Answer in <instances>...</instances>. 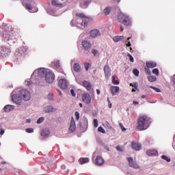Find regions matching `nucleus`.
Masks as SVG:
<instances>
[{
  "instance_id": "obj_43",
  "label": "nucleus",
  "mask_w": 175,
  "mask_h": 175,
  "mask_svg": "<svg viewBox=\"0 0 175 175\" xmlns=\"http://www.w3.org/2000/svg\"><path fill=\"white\" fill-rule=\"evenodd\" d=\"M150 88H152V90H154L156 92H161V89L157 88L154 86H150Z\"/></svg>"
},
{
  "instance_id": "obj_48",
  "label": "nucleus",
  "mask_w": 175,
  "mask_h": 175,
  "mask_svg": "<svg viewBox=\"0 0 175 175\" xmlns=\"http://www.w3.org/2000/svg\"><path fill=\"white\" fill-rule=\"evenodd\" d=\"M49 100H53V93H49L48 95Z\"/></svg>"
},
{
  "instance_id": "obj_51",
  "label": "nucleus",
  "mask_w": 175,
  "mask_h": 175,
  "mask_svg": "<svg viewBox=\"0 0 175 175\" xmlns=\"http://www.w3.org/2000/svg\"><path fill=\"white\" fill-rule=\"evenodd\" d=\"M107 129H109V131H113V127H111V126H110V124L109 123H107Z\"/></svg>"
},
{
  "instance_id": "obj_13",
  "label": "nucleus",
  "mask_w": 175,
  "mask_h": 175,
  "mask_svg": "<svg viewBox=\"0 0 175 175\" xmlns=\"http://www.w3.org/2000/svg\"><path fill=\"white\" fill-rule=\"evenodd\" d=\"M110 66L106 65L104 66V73L105 75V77H110L111 76V74L110 73Z\"/></svg>"
},
{
  "instance_id": "obj_18",
  "label": "nucleus",
  "mask_w": 175,
  "mask_h": 175,
  "mask_svg": "<svg viewBox=\"0 0 175 175\" xmlns=\"http://www.w3.org/2000/svg\"><path fill=\"white\" fill-rule=\"evenodd\" d=\"M157 62L149 61L146 62V66H148L149 68L152 69V68H157Z\"/></svg>"
},
{
  "instance_id": "obj_37",
  "label": "nucleus",
  "mask_w": 175,
  "mask_h": 175,
  "mask_svg": "<svg viewBox=\"0 0 175 175\" xmlns=\"http://www.w3.org/2000/svg\"><path fill=\"white\" fill-rule=\"evenodd\" d=\"M92 53L93 55H94V57H96V55H98V54H99V51H98V50H96V49H92Z\"/></svg>"
},
{
  "instance_id": "obj_21",
  "label": "nucleus",
  "mask_w": 175,
  "mask_h": 175,
  "mask_svg": "<svg viewBox=\"0 0 175 175\" xmlns=\"http://www.w3.org/2000/svg\"><path fill=\"white\" fill-rule=\"evenodd\" d=\"M45 113H53V111H57V109L51 106H47L44 108Z\"/></svg>"
},
{
  "instance_id": "obj_7",
  "label": "nucleus",
  "mask_w": 175,
  "mask_h": 175,
  "mask_svg": "<svg viewBox=\"0 0 175 175\" xmlns=\"http://www.w3.org/2000/svg\"><path fill=\"white\" fill-rule=\"evenodd\" d=\"M59 85L62 90H66L68 88V81L65 79H59Z\"/></svg>"
},
{
  "instance_id": "obj_14",
  "label": "nucleus",
  "mask_w": 175,
  "mask_h": 175,
  "mask_svg": "<svg viewBox=\"0 0 175 175\" xmlns=\"http://www.w3.org/2000/svg\"><path fill=\"white\" fill-rule=\"evenodd\" d=\"M131 145H132L133 150H135V151H139V150H142V144H140L139 143L133 142L131 143Z\"/></svg>"
},
{
  "instance_id": "obj_40",
  "label": "nucleus",
  "mask_w": 175,
  "mask_h": 175,
  "mask_svg": "<svg viewBox=\"0 0 175 175\" xmlns=\"http://www.w3.org/2000/svg\"><path fill=\"white\" fill-rule=\"evenodd\" d=\"M161 158L162 159H164L167 162H170V158L167 157V156L163 155Z\"/></svg>"
},
{
  "instance_id": "obj_29",
  "label": "nucleus",
  "mask_w": 175,
  "mask_h": 175,
  "mask_svg": "<svg viewBox=\"0 0 175 175\" xmlns=\"http://www.w3.org/2000/svg\"><path fill=\"white\" fill-rule=\"evenodd\" d=\"M88 5H90V1H85L81 3V6L82 9L87 8V6H88Z\"/></svg>"
},
{
  "instance_id": "obj_50",
  "label": "nucleus",
  "mask_w": 175,
  "mask_h": 175,
  "mask_svg": "<svg viewBox=\"0 0 175 175\" xmlns=\"http://www.w3.org/2000/svg\"><path fill=\"white\" fill-rule=\"evenodd\" d=\"M75 117H77V120H80V113L78 111L75 112Z\"/></svg>"
},
{
  "instance_id": "obj_58",
  "label": "nucleus",
  "mask_w": 175,
  "mask_h": 175,
  "mask_svg": "<svg viewBox=\"0 0 175 175\" xmlns=\"http://www.w3.org/2000/svg\"><path fill=\"white\" fill-rule=\"evenodd\" d=\"M124 31V27L122 25L120 26V32Z\"/></svg>"
},
{
  "instance_id": "obj_6",
  "label": "nucleus",
  "mask_w": 175,
  "mask_h": 175,
  "mask_svg": "<svg viewBox=\"0 0 175 175\" xmlns=\"http://www.w3.org/2000/svg\"><path fill=\"white\" fill-rule=\"evenodd\" d=\"M127 161L129 162L130 167H133L134 169H139V165L137 162H135L133 161V159L132 157H128Z\"/></svg>"
},
{
  "instance_id": "obj_60",
  "label": "nucleus",
  "mask_w": 175,
  "mask_h": 175,
  "mask_svg": "<svg viewBox=\"0 0 175 175\" xmlns=\"http://www.w3.org/2000/svg\"><path fill=\"white\" fill-rule=\"evenodd\" d=\"M133 105H139V102L135 100L133 102Z\"/></svg>"
},
{
  "instance_id": "obj_38",
  "label": "nucleus",
  "mask_w": 175,
  "mask_h": 175,
  "mask_svg": "<svg viewBox=\"0 0 175 175\" xmlns=\"http://www.w3.org/2000/svg\"><path fill=\"white\" fill-rule=\"evenodd\" d=\"M84 66H85V69L86 70H88V69H90V67L91 66V64L85 62L84 64Z\"/></svg>"
},
{
  "instance_id": "obj_30",
  "label": "nucleus",
  "mask_w": 175,
  "mask_h": 175,
  "mask_svg": "<svg viewBox=\"0 0 175 175\" xmlns=\"http://www.w3.org/2000/svg\"><path fill=\"white\" fill-rule=\"evenodd\" d=\"M103 12L105 16H108V14H110V12H111V8L110 7H107Z\"/></svg>"
},
{
  "instance_id": "obj_4",
  "label": "nucleus",
  "mask_w": 175,
  "mask_h": 175,
  "mask_svg": "<svg viewBox=\"0 0 175 175\" xmlns=\"http://www.w3.org/2000/svg\"><path fill=\"white\" fill-rule=\"evenodd\" d=\"M77 17L82 18L81 25L82 27H87L88 25V21H90V17L85 16L83 13H77Z\"/></svg>"
},
{
  "instance_id": "obj_10",
  "label": "nucleus",
  "mask_w": 175,
  "mask_h": 175,
  "mask_svg": "<svg viewBox=\"0 0 175 175\" xmlns=\"http://www.w3.org/2000/svg\"><path fill=\"white\" fill-rule=\"evenodd\" d=\"M91 38H98V36H100V32L98 29H93L90 32Z\"/></svg>"
},
{
  "instance_id": "obj_31",
  "label": "nucleus",
  "mask_w": 175,
  "mask_h": 175,
  "mask_svg": "<svg viewBox=\"0 0 175 175\" xmlns=\"http://www.w3.org/2000/svg\"><path fill=\"white\" fill-rule=\"evenodd\" d=\"M50 135V131H42L41 133V136H43L44 137H47Z\"/></svg>"
},
{
  "instance_id": "obj_56",
  "label": "nucleus",
  "mask_w": 175,
  "mask_h": 175,
  "mask_svg": "<svg viewBox=\"0 0 175 175\" xmlns=\"http://www.w3.org/2000/svg\"><path fill=\"white\" fill-rule=\"evenodd\" d=\"M3 133H5V130L1 129L0 131V135H3Z\"/></svg>"
},
{
  "instance_id": "obj_24",
  "label": "nucleus",
  "mask_w": 175,
  "mask_h": 175,
  "mask_svg": "<svg viewBox=\"0 0 175 175\" xmlns=\"http://www.w3.org/2000/svg\"><path fill=\"white\" fill-rule=\"evenodd\" d=\"M38 76H40V77H43V76H44V75H46V73L47 72H46V70L44 68H39L38 69Z\"/></svg>"
},
{
  "instance_id": "obj_3",
  "label": "nucleus",
  "mask_w": 175,
  "mask_h": 175,
  "mask_svg": "<svg viewBox=\"0 0 175 175\" xmlns=\"http://www.w3.org/2000/svg\"><path fill=\"white\" fill-rule=\"evenodd\" d=\"M118 20L119 23H121L124 25H126V27H129L130 25H132V21L131 20V18L129 16L120 12L118 16Z\"/></svg>"
},
{
  "instance_id": "obj_55",
  "label": "nucleus",
  "mask_w": 175,
  "mask_h": 175,
  "mask_svg": "<svg viewBox=\"0 0 175 175\" xmlns=\"http://www.w3.org/2000/svg\"><path fill=\"white\" fill-rule=\"evenodd\" d=\"M126 46L127 47H131V46H132V44H131V42H128L126 44Z\"/></svg>"
},
{
  "instance_id": "obj_44",
  "label": "nucleus",
  "mask_w": 175,
  "mask_h": 175,
  "mask_svg": "<svg viewBox=\"0 0 175 175\" xmlns=\"http://www.w3.org/2000/svg\"><path fill=\"white\" fill-rule=\"evenodd\" d=\"M98 119H94V128H98Z\"/></svg>"
},
{
  "instance_id": "obj_23",
  "label": "nucleus",
  "mask_w": 175,
  "mask_h": 175,
  "mask_svg": "<svg viewBox=\"0 0 175 175\" xmlns=\"http://www.w3.org/2000/svg\"><path fill=\"white\" fill-rule=\"evenodd\" d=\"M14 106L13 105H8L4 107V111H7L8 113L9 111H12V110H14Z\"/></svg>"
},
{
  "instance_id": "obj_63",
  "label": "nucleus",
  "mask_w": 175,
  "mask_h": 175,
  "mask_svg": "<svg viewBox=\"0 0 175 175\" xmlns=\"http://www.w3.org/2000/svg\"><path fill=\"white\" fill-rule=\"evenodd\" d=\"M173 83H174V84L175 85V75L174 76Z\"/></svg>"
},
{
  "instance_id": "obj_41",
  "label": "nucleus",
  "mask_w": 175,
  "mask_h": 175,
  "mask_svg": "<svg viewBox=\"0 0 175 175\" xmlns=\"http://www.w3.org/2000/svg\"><path fill=\"white\" fill-rule=\"evenodd\" d=\"M44 121V118L41 117L37 120V124H42Z\"/></svg>"
},
{
  "instance_id": "obj_62",
  "label": "nucleus",
  "mask_w": 175,
  "mask_h": 175,
  "mask_svg": "<svg viewBox=\"0 0 175 175\" xmlns=\"http://www.w3.org/2000/svg\"><path fill=\"white\" fill-rule=\"evenodd\" d=\"M27 83H26V85H31V83L29 82V81H27V82H26Z\"/></svg>"
},
{
  "instance_id": "obj_61",
  "label": "nucleus",
  "mask_w": 175,
  "mask_h": 175,
  "mask_svg": "<svg viewBox=\"0 0 175 175\" xmlns=\"http://www.w3.org/2000/svg\"><path fill=\"white\" fill-rule=\"evenodd\" d=\"M26 122H27V124H29V122H31V119H27Z\"/></svg>"
},
{
  "instance_id": "obj_53",
  "label": "nucleus",
  "mask_w": 175,
  "mask_h": 175,
  "mask_svg": "<svg viewBox=\"0 0 175 175\" xmlns=\"http://www.w3.org/2000/svg\"><path fill=\"white\" fill-rule=\"evenodd\" d=\"M116 150H118V151H122V148L120 146L116 147Z\"/></svg>"
},
{
  "instance_id": "obj_59",
  "label": "nucleus",
  "mask_w": 175,
  "mask_h": 175,
  "mask_svg": "<svg viewBox=\"0 0 175 175\" xmlns=\"http://www.w3.org/2000/svg\"><path fill=\"white\" fill-rule=\"evenodd\" d=\"M109 103L108 106H109V109H111V107H112L111 103Z\"/></svg>"
},
{
  "instance_id": "obj_5",
  "label": "nucleus",
  "mask_w": 175,
  "mask_h": 175,
  "mask_svg": "<svg viewBox=\"0 0 175 175\" xmlns=\"http://www.w3.org/2000/svg\"><path fill=\"white\" fill-rule=\"evenodd\" d=\"M55 79V75L52 72L48 71L45 74V80L46 83L51 84L54 82V79Z\"/></svg>"
},
{
  "instance_id": "obj_8",
  "label": "nucleus",
  "mask_w": 175,
  "mask_h": 175,
  "mask_svg": "<svg viewBox=\"0 0 175 175\" xmlns=\"http://www.w3.org/2000/svg\"><path fill=\"white\" fill-rule=\"evenodd\" d=\"M68 131L73 133L76 131V122H75V118H72L70 121V124Z\"/></svg>"
},
{
  "instance_id": "obj_32",
  "label": "nucleus",
  "mask_w": 175,
  "mask_h": 175,
  "mask_svg": "<svg viewBox=\"0 0 175 175\" xmlns=\"http://www.w3.org/2000/svg\"><path fill=\"white\" fill-rule=\"evenodd\" d=\"M112 83L115 85H118L120 84V81H118V80H116V76L115 75L112 76Z\"/></svg>"
},
{
  "instance_id": "obj_2",
  "label": "nucleus",
  "mask_w": 175,
  "mask_h": 175,
  "mask_svg": "<svg viewBox=\"0 0 175 175\" xmlns=\"http://www.w3.org/2000/svg\"><path fill=\"white\" fill-rule=\"evenodd\" d=\"M150 126V118L147 116H141L137 119V129L138 131H146Z\"/></svg>"
},
{
  "instance_id": "obj_33",
  "label": "nucleus",
  "mask_w": 175,
  "mask_h": 175,
  "mask_svg": "<svg viewBox=\"0 0 175 175\" xmlns=\"http://www.w3.org/2000/svg\"><path fill=\"white\" fill-rule=\"evenodd\" d=\"M150 68H148L147 66L146 67H145V72L146 75H148V76H151V70H150Z\"/></svg>"
},
{
  "instance_id": "obj_11",
  "label": "nucleus",
  "mask_w": 175,
  "mask_h": 175,
  "mask_svg": "<svg viewBox=\"0 0 175 175\" xmlns=\"http://www.w3.org/2000/svg\"><path fill=\"white\" fill-rule=\"evenodd\" d=\"M95 163L98 166H102L105 163V160L100 156H98L95 160Z\"/></svg>"
},
{
  "instance_id": "obj_46",
  "label": "nucleus",
  "mask_w": 175,
  "mask_h": 175,
  "mask_svg": "<svg viewBox=\"0 0 175 175\" xmlns=\"http://www.w3.org/2000/svg\"><path fill=\"white\" fill-rule=\"evenodd\" d=\"M128 57H129V58H130V62H135V59H133L132 55L128 54Z\"/></svg>"
},
{
  "instance_id": "obj_52",
  "label": "nucleus",
  "mask_w": 175,
  "mask_h": 175,
  "mask_svg": "<svg viewBox=\"0 0 175 175\" xmlns=\"http://www.w3.org/2000/svg\"><path fill=\"white\" fill-rule=\"evenodd\" d=\"M112 2L113 3H120V2H121V0H112Z\"/></svg>"
},
{
  "instance_id": "obj_20",
  "label": "nucleus",
  "mask_w": 175,
  "mask_h": 175,
  "mask_svg": "<svg viewBox=\"0 0 175 175\" xmlns=\"http://www.w3.org/2000/svg\"><path fill=\"white\" fill-rule=\"evenodd\" d=\"M88 162H90V159L88 157H81L79 159L80 165H84L85 163H88Z\"/></svg>"
},
{
  "instance_id": "obj_28",
  "label": "nucleus",
  "mask_w": 175,
  "mask_h": 175,
  "mask_svg": "<svg viewBox=\"0 0 175 175\" xmlns=\"http://www.w3.org/2000/svg\"><path fill=\"white\" fill-rule=\"evenodd\" d=\"M148 81H150V83H154V81H157V77L154 76H150L149 75V77H148Z\"/></svg>"
},
{
  "instance_id": "obj_42",
  "label": "nucleus",
  "mask_w": 175,
  "mask_h": 175,
  "mask_svg": "<svg viewBox=\"0 0 175 175\" xmlns=\"http://www.w3.org/2000/svg\"><path fill=\"white\" fill-rule=\"evenodd\" d=\"M26 132L27 133H33V129L32 128L26 129Z\"/></svg>"
},
{
  "instance_id": "obj_57",
  "label": "nucleus",
  "mask_w": 175,
  "mask_h": 175,
  "mask_svg": "<svg viewBox=\"0 0 175 175\" xmlns=\"http://www.w3.org/2000/svg\"><path fill=\"white\" fill-rule=\"evenodd\" d=\"M96 93H97V95H100V90H99V89H97Z\"/></svg>"
},
{
  "instance_id": "obj_64",
  "label": "nucleus",
  "mask_w": 175,
  "mask_h": 175,
  "mask_svg": "<svg viewBox=\"0 0 175 175\" xmlns=\"http://www.w3.org/2000/svg\"><path fill=\"white\" fill-rule=\"evenodd\" d=\"M79 106H80V107H83V104L82 103H79Z\"/></svg>"
},
{
  "instance_id": "obj_54",
  "label": "nucleus",
  "mask_w": 175,
  "mask_h": 175,
  "mask_svg": "<svg viewBox=\"0 0 175 175\" xmlns=\"http://www.w3.org/2000/svg\"><path fill=\"white\" fill-rule=\"evenodd\" d=\"M70 92H71V95H72L73 96H76V93H75V90H71Z\"/></svg>"
},
{
  "instance_id": "obj_49",
  "label": "nucleus",
  "mask_w": 175,
  "mask_h": 175,
  "mask_svg": "<svg viewBox=\"0 0 175 175\" xmlns=\"http://www.w3.org/2000/svg\"><path fill=\"white\" fill-rule=\"evenodd\" d=\"M54 65L56 68H59V61L55 62Z\"/></svg>"
},
{
  "instance_id": "obj_39",
  "label": "nucleus",
  "mask_w": 175,
  "mask_h": 175,
  "mask_svg": "<svg viewBox=\"0 0 175 175\" xmlns=\"http://www.w3.org/2000/svg\"><path fill=\"white\" fill-rule=\"evenodd\" d=\"M133 73L135 75V76L137 77L139 76V70L135 68L133 70Z\"/></svg>"
},
{
  "instance_id": "obj_12",
  "label": "nucleus",
  "mask_w": 175,
  "mask_h": 175,
  "mask_svg": "<svg viewBox=\"0 0 175 175\" xmlns=\"http://www.w3.org/2000/svg\"><path fill=\"white\" fill-rule=\"evenodd\" d=\"M81 44H82L83 49H85V50H86V51H88L91 49V42H90L87 40L82 42Z\"/></svg>"
},
{
  "instance_id": "obj_15",
  "label": "nucleus",
  "mask_w": 175,
  "mask_h": 175,
  "mask_svg": "<svg viewBox=\"0 0 175 175\" xmlns=\"http://www.w3.org/2000/svg\"><path fill=\"white\" fill-rule=\"evenodd\" d=\"M8 53H9V49L8 48H6L5 46L0 47V57L8 54Z\"/></svg>"
},
{
  "instance_id": "obj_16",
  "label": "nucleus",
  "mask_w": 175,
  "mask_h": 175,
  "mask_svg": "<svg viewBox=\"0 0 175 175\" xmlns=\"http://www.w3.org/2000/svg\"><path fill=\"white\" fill-rule=\"evenodd\" d=\"M83 85L88 91H91V88H92V85H91V83L87 81H83Z\"/></svg>"
},
{
  "instance_id": "obj_25",
  "label": "nucleus",
  "mask_w": 175,
  "mask_h": 175,
  "mask_svg": "<svg viewBox=\"0 0 175 175\" xmlns=\"http://www.w3.org/2000/svg\"><path fill=\"white\" fill-rule=\"evenodd\" d=\"M80 69H81L80 64L75 63L73 66V70L75 72H80Z\"/></svg>"
},
{
  "instance_id": "obj_19",
  "label": "nucleus",
  "mask_w": 175,
  "mask_h": 175,
  "mask_svg": "<svg viewBox=\"0 0 175 175\" xmlns=\"http://www.w3.org/2000/svg\"><path fill=\"white\" fill-rule=\"evenodd\" d=\"M110 91L112 94V95H116L117 92L120 91V87L118 86H111Z\"/></svg>"
},
{
  "instance_id": "obj_9",
  "label": "nucleus",
  "mask_w": 175,
  "mask_h": 175,
  "mask_svg": "<svg viewBox=\"0 0 175 175\" xmlns=\"http://www.w3.org/2000/svg\"><path fill=\"white\" fill-rule=\"evenodd\" d=\"M82 100L83 102H84L85 103L90 104L91 103V100H92V98H91V96L90 95V94H85L82 96Z\"/></svg>"
},
{
  "instance_id": "obj_45",
  "label": "nucleus",
  "mask_w": 175,
  "mask_h": 175,
  "mask_svg": "<svg viewBox=\"0 0 175 175\" xmlns=\"http://www.w3.org/2000/svg\"><path fill=\"white\" fill-rule=\"evenodd\" d=\"M26 9H27V10H32V5L31 4H27Z\"/></svg>"
},
{
  "instance_id": "obj_35",
  "label": "nucleus",
  "mask_w": 175,
  "mask_h": 175,
  "mask_svg": "<svg viewBox=\"0 0 175 175\" xmlns=\"http://www.w3.org/2000/svg\"><path fill=\"white\" fill-rule=\"evenodd\" d=\"M131 87H133L135 90H137V88L139 87V85L137 83H130Z\"/></svg>"
},
{
  "instance_id": "obj_47",
  "label": "nucleus",
  "mask_w": 175,
  "mask_h": 175,
  "mask_svg": "<svg viewBox=\"0 0 175 175\" xmlns=\"http://www.w3.org/2000/svg\"><path fill=\"white\" fill-rule=\"evenodd\" d=\"M119 126H120V128H121V129H122V131L124 132V131H126V129H125L124 127V125H122V123H120L119 124Z\"/></svg>"
},
{
  "instance_id": "obj_36",
  "label": "nucleus",
  "mask_w": 175,
  "mask_h": 175,
  "mask_svg": "<svg viewBox=\"0 0 175 175\" xmlns=\"http://www.w3.org/2000/svg\"><path fill=\"white\" fill-rule=\"evenodd\" d=\"M98 132H100L101 133H106V131H105V129H103V127H102V126H99L98 128Z\"/></svg>"
},
{
  "instance_id": "obj_27",
  "label": "nucleus",
  "mask_w": 175,
  "mask_h": 175,
  "mask_svg": "<svg viewBox=\"0 0 175 175\" xmlns=\"http://www.w3.org/2000/svg\"><path fill=\"white\" fill-rule=\"evenodd\" d=\"M122 39H124V36H118L113 37V42L117 43L118 42H120V40H122Z\"/></svg>"
},
{
  "instance_id": "obj_26",
  "label": "nucleus",
  "mask_w": 175,
  "mask_h": 175,
  "mask_svg": "<svg viewBox=\"0 0 175 175\" xmlns=\"http://www.w3.org/2000/svg\"><path fill=\"white\" fill-rule=\"evenodd\" d=\"M51 3L53 6H56V8H62V3H58L56 0H52Z\"/></svg>"
},
{
  "instance_id": "obj_1",
  "label": "nucleus",
  "mask_w": 175,
  "mask_h": 175,
  "mask_svg": "<svg viewBox=\"0 0 175 175\" xmlns=\"http://www.w3.org/2000/svg\"><path fill=\"white\" fill-rule=\"evenodd\" d=\"M21 98L23 99V100H29V99H31V94H29V92L27 90H22L20 91L19 96L17 94H14L12 96V100L14 103H16V105H21L23 100Z\"/></svg>"
},
{
  "instance_id": "obj_17",
  "label": "nucleus",
  "mask_w": 175,
  "mask_h": 175,
  "mask_svg": "<svg viewBox=\"0 0 175 175\" xmlns=\"http://www.w3.org/2000/svg\"><path fill=\"white\" fill-rule=\"evenodd\" d=\"M146 154L148 157H155L156 155H158V151L156 150H150L146 151Z\"/></svg>"
},
{
  "instance_id": "obj_34",
  "label": "nucleus",
  "mask_w": 175,
  "mask_h": 175,
  "mask_svg": "<svg viewBox=\"0 0 175 175\" xmlns=\"http://www.w3.org/2000/svg\"><path fill=\"white\" fill-rule=\"evenodd\" d=\"M152 73L156 76H159V70L158 68H154L152 71Z\"/></svg>"
},
{
  "instance_id": "obj_22",
  "label": "nucleus",
  "mask_w": 175,
  "mask_h": 175,
  "mask_svg": "<svg viewBox=\"0 0 175 175\" xmlns=\"http://www.w3.org/2000/svg\"><path fill=\"white\" fill-rule=\"evenodd\" d=\"M5 40H10L12 39V33L10 31H5V33L3 35Z\"/></svg>"
}]
</instances>
